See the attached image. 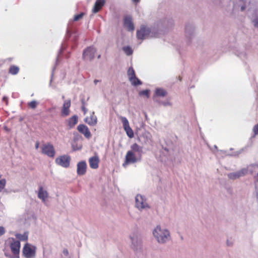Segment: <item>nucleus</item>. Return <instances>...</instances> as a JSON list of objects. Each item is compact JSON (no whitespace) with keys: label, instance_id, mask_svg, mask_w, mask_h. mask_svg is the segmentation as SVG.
Wrapping results in <instances>:
<instances>
[{"label":"nucleus","instance_id":"nucleus-1","mask_svg":"<svg viewBox=\"0 0 258 258\" xmlns=\"http://www.w3.org/2000/svg\"><path fill=\"white\" fill-rule=\"evenodd\" d=\"M153 236L159 244H165L171 239L169 230L164 226L157 225L152 230Z\"/></svg>","mask_w":258,"mask_h":258},{"label":"nucleus","instance_id":"nucleus-2","mask_svg":"<svg viewBox=\"0 0 258 258\" xmlns=\"http://www.w3.org/2000/svg\"><path fill=\"white\" fill-rule=\"evenodd\" d=\"M135 207L140 211L148 210L150 208L146 197L140 194L135 197Z\"/></svg>","mask_w":258,"mask_h":258},{"label":"nucleus","instance_id":"nucleus-3","mask_svg":"<svg viewBox=\"0 0 258 258\" xmlns=\"http://www.w3.org/2000/svg\"><path fill=\"white\" fill-rule=\"evenodd\" d=\"M37 247L30 243H26L22 250L23 254L26 258H35Z\"/></svg>","mask_w":258,"mask_h":258},{"label":"nucleus","instance_id":"nucleus-4","mask_svg":"<svg viewBox=\"0 0 258 258\" xmlns=\"http://www.w3.org/2000/svg\"><path fill=\"white\" fill-rule=\"evenodd\" d=\"M137 36L138 39L142 40L149 37H154L155 34L150 28L142 26L140 30L137 31Z\"/></svg>","mask_w":258,"mask_h":258},{"label":"nucleus","instance_id":"nucleus-5","mask_svg":"<svg viewBox=\"0 0 258 258\" xmlns=\"http://www.w3.org/2000/svg\"><path fill=\"white\" fill-rule=\"evenodd\" d=\"M11 243L10 247L12 253L15 255L16 258H19V253L21 247L20 242L18 240H16L14 238H10Z\"/></svg>","mask_w":258,"mask_h":258},{"label":"nucleus","instance_id":"nucleus-6","mask_svg":"<svg viewBox=\"0 0 258 258\" xmlns=\"http://www.w3.org/2000/svg\"><path fill=\"white\" fill-rule=\"evenodd\" d=\"M120 119L127 136L131 139L133 138L134 137V132L130 126L127 119L123 116H121Z\"/></svg>","mask_w":258,"mask_h":258},{"label":"nucleus","instance_id":"nucleus-7","mask_svg":"<svg viewBox=\"0 0 258 258\" xmlns=\"http://www.w3.org/2000/svg\"><path fill=\"white\" fill-rule=\"evenodd\" d=\"M71 157L68 155H62L55 159L56 164L63 167L67 168L70 166Z\"/></svg>","mask_w":258,"mask_h":258},{"label":"nucleus","instance_id":"nucleus-8","mask_svg":"<svg viewBox=\"0 0 258 258\" xmlns=\"http://www.w3.org/2000/svg\"><path fill=\"white\" fill-rule=\"evenodd\" d=\"M42 153L49 157H53L55 155V150L53 146L50 144L43 145L41 147Z\"/></svg>","mask_w":258,"mask_h":258},{"label":"nucleus","instance_id":"nucleus-9","mask_svg":"<svg viewBox=\"0 0 258 258\" xmlns=\"http://www.w3.org/2000/svg\"><path fill=\"white\" fill-rule=\"evenodd\" d=\"M139 159L140 158L135 154V153L133 152V151H128L125 155V161L123 165L125 166L126 164L135 163L137 162Z\"/></svg>","mask_w":258,"mask_h":258},{"label":"nucleus","instance_id":"nucleus-10","mask_svg":"<svg viewBox=\"0 0 258 258\" xmlns=\"http://www.w3.org/2000/svg\"><path fill=\"white\" fill-rule=\"evenodd\" d=\"M87 165L85 161H79L77 164V173L78 175L82 176L87 171Z\"/></svg>","mask_w":258,"mask_h":258},{"label":"nucleus","instance_id":"nucleus-11","mask_svg":"<svg viewBox=\"0 0 258 258\" xmlns=\"http://www.w3.org/2000/svg\"><path fill=\"white\" fill-rule=\"evenodd\" d=\"M38 198L43 203H45L48 198V193L43 186H40L37 191Z\"/></svg>","mask_w":258,"mask_h":258},{"label":"nucleus","instance_id":"nucleus-12","mask_svg":"<svg viewBox=\"0 0 258 258\" xmlns=\"http://www.w3.org/2000/svg\"><path fill=\"white\" fill-rule=\"evenodd\" d=\"M71 101L70 100H66L61 109V116L66 117L70 114Z\"/></svg>","mask_w":258,"mask_h":258},{"label":"nucleus","instance_id":"nucleus-13","mask_svg":"<svg viewBox=\"0 0 258 258\" xmlns=\"http://www.w3.org/2000/svg\"><path fill=\"white\" fill-rule=\"evenodd\" d=\"M100 159L97 155L91 157L88 159L90 167L93 169H97L99 167Z\"/></svg>","mask_w":258,"mask_h":258},{"label":"nucleus","instance_id":"nucleus-14","mask_svg":"<svg viewBox=\"0 0 258 258\" xmlns=\"http://www.w3.org/2000/svg\"><path fill=\"white\" fill-rule=\"evenodd\" d=\"M96 49L93 47H89L86 49L83 53V58L86 60L92 59L95 55Z\"/></svg>","mask_w":258,"mask_h":258},{"label":"nucleus","instance_id":"nucleus-15","mask_svg":"<svg viewBox=\"0 0 258 258\" xmlns=\"http://www.w3.org/2000/svg\"><path fill=\"white\" fill-rule=\"evenodd\" d=\"M247 168H243L239 171L229 174L228 176L230 178L232 179H235L245 175L247 173Z\"/></svg>","mask_w":258,"mask_h":258},{"label":"nucleus","instance_id":"nucleus-16","mask_svg":"<svg viewBox=\"0 0 258 258\" xmlns=\"http://www.w3.org/2000/svg\"><path fill=\"white\" fill-rule=\"evenodd\" d=\"M124 26L128 31H134L135 27L132 19L130 16H126L124 19Z\"/></svg>","mask_w":258,"mask_h":258},{"label":"nucleus","instance_id":"nucleus-17","mask_svg":"<svg viewBox=\"0 0 258 258\" xmlns=\"http://www.w3.org/2000/svg\"><path fill=\"white\" fill-rule=\"evenodd\" d=\"M105 0H96L92 8V12L96 13L98 12L105 5Z\"/></svg>","mask_w":258,"mask_h":258},{"label":"nucleus","instance_id":"nucleus-18","mask_svg":"<svg viewBox=\"0 0 258 258\" xmlns=\"http://www.w3.org/2000/svg\"><path fill=\"white\" fill-rule=\"evenodd\" d=\"M78 130L79 132L83 134L87 138L91 137V134L88 127L84 124H80L78 126Z\"/></svg>","mask_w":258,"mask_h":258},{"label":"nucleus","instance_id":"nucleus-19","mask_svg":"<svg viewBox=\"0 0 258 258\" xmlns=\"http://www.w3.org/2000/svg\"><path fill=\"white\" fill-rule=\"evenodd\" d=\"M85 121L90 125H95L97 122V119L94 113L92 112L89 116L86 117Z\"/></svg>","mask_w":258,"mask_h":258},{"label":"nucleus","instance_id":"nucleus-20","mask_svg":"<svg viewBox=\"0 0 258 258\" xmlns=\"http://www.w3.org/2000/svg\"><path fill=\"white\" fill-rule=\"evenodd\" d=\"M78 121V117L77 115H75L69 118L67 121L68 126L70 128L73 127Z\"/></svg>","mask_w":258,"mask_h":258},{"label":"nucleus","instance_id":"nucleus-21","mask_svg":"<svg viewBox=\"0 0 258 258\" xmlns=\"http://www.w3.org/2000/svg\"><path fill=\"white\" fill-rule=\"evenodd\" d=\"M29 233L27 231H25L23 233H16L15 236L16 238L21 241H27L28 239Z\"/></svg>","mask_w":258,"mask_h":258},{"label":"nucleus","instance_id":"nucleus-22","mask_svg":"<svg viewBox=\"0 0 258 258\" xmlns=\"http://www.w3.org/2000/svg\"><path fill=\"white\" fill-rule=\"evenodd\" d=\"M131 150H130V151H133L134 153H137L140 154L142 152V147L136 143L133 144L131 146Z\"/></svg>","mask_w":258,"mask_h":258},{"label":"nucleus","instance_id":"nucleus-23","mask_svg":"<svg viewBox=\"0 0 258 258\" xmlns=\"http://www.w3.org/2000/svg\"><path fill=\"white\" fill-rule=\"evenodd\" d=\"M127 76L129 81H133V79L136 77L135 72L132 68H130L127 71Z\"/></svg>","mask_w":258,"mask_h":258},{"label":"nucleus","instance_id":"nucleus-24","mask_svg":"<svg viewBox=\"0 0 258 258\" xmlns=\"http://www.w3.org/2000/svg\"><path fill=\"white\" fill-rule=\"evenodd\" d=\"M72 147L74 151H79L82 149L83 145L81 144H78L74 142L72 143Z\"/></svg>","mask_w":258,"mask_h":258},{"label":"nucleus","instance_id":"nucleus-25","mask_svg":"<svg viewBox=\"0 0 258 258\" xmlns=\"http://www.w3.org/2000/svg\"><path fill=\"white\" fill-rule=\"evenodd\" d=\"M156 94L157 96H165L167 93L164 90L158 88L156 90Z\"/></svg>","mask_w":258,"mask_h":258},{"label":"nucleus","instance_id":"nucleus-26","mask_svg":"<svg viewBox=\"0 0 258 258\" xmlns=\"http://www.w3.org/2000/svg\"><path fill=\"white\" fill-rule=\"evenodd\" d=\"M133 81H130L132 85L134 86L140 85L142 84L141 81L136 77L135 78H134Z\"/></svg>","mask_w":258,"mask_h":258},{"label":"nucleus","instance_id":"nucleus-27","mask_svg":"<svg viewBox=\"0 0 258 258\" xmlns=\"http://www.w3.org/2000/svg\"><path fill=\"white\" fill-rule=\"evenodd\" d=\"M247 170L252 173L258 171V166L256 165H250L247 167Z\"/></svg>","mask_w":258,"mask_h":258},{"label":"nucleus","instance_id":"nucleus-28","mask_svg":"<svg viewBox=\"0 0 258 258\" xmlns=\"http://www.w3.org/2000/svg\"><path fill=\"white\" fill-rule=\"evenodd\" d=\"M19 72V68L18 67L13 66L10 69V72L13 75L17 74Z\"/></svg>","mask_w":258,"mask_h":258},{"label":"nucleus","instance_id":"nucleus-29","mask_svg":"<svg viewBox=\"0 0 258 258\" xmlns=\"http://www.w3.org/2000/svg\"><path fill=\"white\" fill-rule=\"evenodd\" d=\"M139 95L140 96H146L147 97H149V91L148 90H145L141 91L139 93Z\"/></svg>","mask_w":258,"mask_h":258},{"label":"nucleus","instance_id":"nucleus-30","mask_svg":"<svg viewBox=\"0 0 258 258\" xmlns=\"http://www.w3.org/2000/svg\"><path fill=\"white\" fill-rule=\"evenodd\" d=\"M6 181L5 179L0 180V191H2L5 187Z\"/></svg>","mask_w":258,"mask_h":258},{"label":"nucleus","instance_id":"nucleus-31","mask_svg":"<svg viewBox=\"0 0 258 258\" xmlns=\"http://www.w3.org/2000/svg\"><path fill=\"white\" fill-rule=\"evenodd\" d=\"M123 49L127 55H130L132 53V50L129 47H124Z\"/></svg>","mask_w":258,"mask_h":258},{"label":"nucleus","instance_id":"nucleus-32","mask_svg":"<svg viewBox=\"0 0 258 258\" xmlns=\"http://www.w3.org/2000/svg\"><path fill=\"white\" fill-rule=\"evenodd\" d=\"M37 105V103L36 101H32L28 103L29 106L31 108H35Z\"/></svg>","mask_w":258,"mask_h":258},{"label":"nucleus","instance_id":"nucleus-33","mask_svg":"<svg viewBox=\"0 0 258 258\" xmlns=\"http://www.w3.org/2000/svg\"><path fill=\"white\" fill-rule=\"evenodd\" d=\"M5 229L3 226H0V236L3 235L5 233Z\"/></svg>","mask_w":258,"mask_h":258},{"label":"nucleus","instance_id":"nucleus-34","mask_svg":"<svg viewBox=\"0 0 258 258\" xmlns=\"http://www.w3.org/2000/svg\"><path fill=\"white\" fill-rule=\"evenodd\" d=\"M83 14H81L80 15H76L75 18H74V20L75 21H78L79 20V19H80L82 17H83Z\"/></svg>","mask_w":258,"mask_h":258},{"label":"nucleus","instance_id":"nucleus-35","mask_svg":"<svg viewBox=\"0 0 258 258\" xmlns=\"http://www.w3.org/2000/svg\"><path fill=\"white\" fill-rule=\"evenodd\" d=\"M254 25L258 27V17L254 19L253 21Z\"/></svg>","mask_w":258,"mask_h":258},{"label":"nucleus","instance_id":"nucleus-36","mask_svg":"<svg viewBox=\"0 0 258 258\" xmlns=\"http://www.w3.org/2000/svg\"><path fill=\"white\" fill-rule=\"evenodd\" d=\"M253 131L255 134H258V124L254 126V127L253 128Z\"/></svg>","mask_w":258,"mask_h":258},{"label":"nucleus","instance_id":"nucleus-37","mask_svg":"<svg viewBox=\"0 0 258 258\" xmlns=\"http://www.w3.org/2000/svg\"><path fill=\"white\" fill-rule=\"evenodd\" d=\"M63 254L64 255H68L69 254V252H68V250L67 249H64L63 250Z\"/></svg>","mask_w":258,"mask_h":258},{"label":"nucleus","instance_id":"nucleus-38","mask_svg":"<svg viewBox=\"0 0 258 258\" xmlns=\"http://www.w3.org/2000/svg\"><path fill=\"white\" fill-rule=\"evenodd\" d=\"M132 2L135 5L138 4L139 3H140V0H132Z\"/></svg>","mask_w":258,"mask_h":258},{"label":"nucleus","instance_id":"nucleus-39","mask_svg":"<svg viewBox=\"0 0 258 258\" xmlns=\"http://www.w3.org/2000/svg\"><path fill=\"white\" fill-rule=\"evenodd\" d=\"M82 110H83V111H84V114H86V112H87V109H86V108H85V107H82Z\"/></svg>","mask_w":258,"mask_h":258},{"label":"nucleus","instance_id":"nucleus-40","mask_svg":"<svg viewBox=\"0 0 258 258\" xmlns=\"http://www.w3.org/2000/svg\"><path fill=\"white\" fill-rule=\"evenodd\" d=\"M5 130L7 131V132H9V129L7 127V126H5L4 127Z\"/></svg>","mask_w":258,"mask_h":258},{"label":"nucleus","instance_id":"nucleus-41","mask_svg":"<svg viewBox=\"0 0 258 258\" xmlns=\"http://www.w3.org/2000/svg\"><path fill=\"white\" fill-rule=\"evenodd\" d=\"M38 147H39V144H38V143H37V144H36V146H35V148H36V149H38Z\"/></svg>","mask_w":258,"mask_h":258},{"label":"nucleus","instance_id":"nucleus-42","mask_svg":"<svg viewBox=\"0 0 258 258\" xmlns=\"http://www.w3.org/2000/svg\"><path fill=\"white\" fill-rule=\"evenodd\" d=\"M186 34H189L188 29V28H186Z\"/></svg>","mask_w":258,"mask_h":258},{"label":"nucleus","instance_id":"nucleus-43","mask_svg":"<svg viewBox=\"0 0 258 258\" xmlns=\"http://www.w3.org/2000/svg\"><path fill=\"white\" fill-rule=\"evenodd\" d=\"M257 197H258V191H257Z\"/></svg>","mask_w":258,"mask_h":258}]
</instances>
